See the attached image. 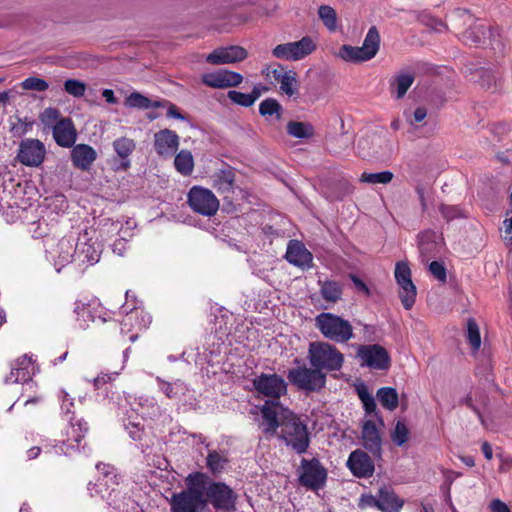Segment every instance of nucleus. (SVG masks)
Instances as JSON below:
<instances>
[{"instance_id": "8fccbe9b", "label": "nucleus", "mask_w": 512, "mask_h": 512, "mask_svg": "<svg viewBox=\"0 0 512 512\" xmlns=\"http://www.w3.org/2000/svg\"><path fill=\"white\" fill-rule=\"evenodd\" d=\"M20 86L24 90H33L37 92H43L49 88L48 82L39 77H28L20 83Z\"/></svg>"}, {"instance_id": "6e6d98bb", "label": "nucleus", "mask_w": 512, "mask_h": 512, "mask_svg": "<svg viewBox=\"0 0 512 512\" xmlns=\"http://www.w3.org/2000/svg\"><path fill=\"white\" fill-rule=\"evenodd\" d=\"M439 210L447 221L463 217V212L457 206L442 204Z\"/></svg>"}, {"instance_id": "6e6552de", "label": "nucleus", "mask_w": 512, "mask_h": 512, "mask_svg": "<svg viewBox=\"0 0 512 512\" xmlns=\"http://www.w3.org/2000/svg\"><path fill=\"white\" fill-rule=\"evenodd\" d=\"M191 209L204 216H212L219 209V200L212 191L201 186H193L188 192Z\"/></svg>"}, {"instance_id": "0e129e2a", "label": "nucleus", "mask_w": 512, "mask_h": 512, "mask_svg": "<svg viewBox=\"0 0 512 512\" xmlns=\"http://www.w3.org/2000/svg\"><path fill=\"white\" fill-rule=\"evenodd\" d=\"M461 404L465 405L466 407H468L469 409H471L477 416L478 418L480 419V421H483V417H482V414L480 412V410L474 405L473 403V399H472V395L471 394H467L462 400H461Z\"/></svg>"}, {"instance_id": "aec40b11", "label": "nucleus", "mask_w": 512, "mask_h": 512, "mask_svg": "<svg viewBox=\"0 0 512 512\" xmlns=\"http://www.w3.org/2000/svg\"><path fill=\"white\" fill-rule=\"evenodd\" d=\"M347 467L358 478H368L373 475L375 465L367 452L356 449L352 451L347 460Z\"/></svg>"}, {"instance_id": "c03bdc74", "label": "nucleus", "mask_w": 512, "mask_h": 512, "mask_svg": "<svg viewBox=\"0 0 512 512\" xmlns=\"http://www.w3.org/2000/svg\"><path fill=\"white\" fill-rule=\"evenodd\" d=\"M414 82V76L409 73H402L399 74L395 78L394 85L396 86V98L400 99L404 97L408 89L411 87V85Z\"/></svg>"}, {"instance_id": "f3484780", "label": "nucleus", "mask_w": 512, "mask_h": 512, "mask_svg": "<svg viewBox=\"0 0 512 512\" xmlns=\"http://www.w3.org/2000/svg\"><path fill=\"white\" fill-rule=\"evenodd\" d=\"M116 157L112 159L114 171H127L131 167L130 156L136 149V142L126 136L116 138L112 143Z\"/></svg>"}, {"instance_id": "052dcab7", "label": "nucleus", "mask_w": 512, "mask_h": 512, "mask_svg": "<svg viewBox=\"0 0 512 512\" xmlns=\"http://www.w3.org/2000/svg\"><path fill=\"white\" fill-rule=\"evenodd\" d=\"M61 399V410L66 415L72 412V407L74 406L73 398L69 397V394L66 391H61L60 395Z\"/></svg>"}, {"instance_id": "58836bf2", "label": "nucleus", "mask_w": 512, "mask_h": 512, "mask_svg": "<svg viewBox=\"0 0 512 512\" xmlns=\"http://www.w3.org/2000/svg\"><path fill=\"white\" fill-rule=\"evenodd\" d=\"M318 16L329 31L334 32L337 29V14L334 8L329 5H321L318 8Z\"/></svg>"}, {"instance_id": "37998d69", "label": "nucleus", "mask_w": 512, "mask_h": 512, "mask_svg": "<svg viewBox=\"0 0 512 512\" xmlns=\"http://www.w3.org/2000/svg\"><path fill=\"white\" fill-rule=\"evenodd\" d=\"M467 340L473 349V351H477L481 346V337L478 324L473 318L468 319L467 321Z\"/></svg>"}, {"instance_id": "f257e3e1", "label": "nucleus", "mask_w": 512, "mask_h": 512, "mask_svg": "<svg viewBox=\"0 0 512 512\" xmlns=\"http://www.w3.org/2000/svg\"><path fill=\"white\" fill-rule=\"evenodd\" d=\"M260 428L266 438L277 436L287 447L298 454L305 453L310 445L307 424L280 402H267L261 407Z\"/></svg>"}, {"instance_id": "49530a36", "label": "nucleus", "mask_w": 512, "mask_h": 512, "mask_svg": "<svg viewBox=\"0 0 512 512\" xmlns=\"http://www.w3.org/2000/svg\"><path fill=\"white\" fill-rule=\"evenodd\" d=\"M125 105L131 108L148 109L152 107V102L146 96L133 92L125 99Z\"/></svg>"}, {"instance_id": "774afa93", "label": "nucleus", "mask_w": 512, "mask_h": 512, "mask_svg": "<svg viewBox=\"0 0 512 512\" xmlns=\"http://www.w3.org/2000/svg\"><path fill=\"white\" fill-rule=\"evenodd\" d=\"M427 116V111L425 108L423 107H418L415 109L414 113H413V120H411V124H414V123H420L422 122Z\"/></svg>"}, {"instance_id": "bf43d9fd", "label": "nucleus", "mask_w": 512, "mask_h": 512, "mask_svg": "<svg viewBox=\"0 0 512 512\" xmlns=\"http://www.w3.org/2000/svg\"><path fill=\"white\" fill-rule=\"evenodd\" d=\"M378 499H379V492L377 493L376 496L371 495V494H364L361 496V498L359 500V506L361 508L376 507L377 509H379Z\"/></svg>"}, {"instance_id": "338daca9", "label": "nucleus", "mask_w": 512, "mask_h": 512, "mask_svg": "<svg viewBox=\"0 0 512 512\" xmlns=\"http://www.w3.org/2000/svg\"><path fill=\"white\" fill-rule=\"evenodd\" d=\"M493 512H511L509 507L499 499H495L490 503Z\"/></svg>"}, {"instance_id": "f704fd0d", "label": "nucleus", "mask_w": 512, "mask_h": 512, "mask_svg": "<svg viewBox=\"0 0 512 512\" xmlns=\"http://www.w3.org/2000/svg\"><path fill=\"white\" fill-rule=\"evenodd\" d=\"M287 133L297 139H308L314 135V128L310 123L290 121L287 124Z\"/></svg>"}, {"instance_id": "4d7b16f0", "label": "nucleus", "mask_w": 512, "mask_h": 512, "mask_svg": "<svg viewBox=\"0 0 512 512\" xmlns=\"http://www.w3.org/2000/svg\"><path fill=\"white\" fill-rule=\"evenodd\" d=\"M430 273L441 283H445L447 279L446 269L444 265L438 261L429 264Z\"/></svg>"}, {"instance_id": "b1692460", "label": "nucleus", "mask_w": 512, "mask_h": 512, "mask_svg": "<svg viewBox=\"0 0 512 512\" xmlns=\"http://www.w3.org/2000/svg\"><path fill=\"white\" fill-rule=\"evenodd\" d=\"M53 131V138L59 146L72 147L77 139V132L70 118H62L57 122Z\"/></svg>"}, {"instance_id": "79ce46f5", "label": "nucleus", "mask_w": 512, "mask_h": 512, "mask_svg": "<svg viewBox=\"0 0 512 512\" xmlns=\"http://www.w3.org/2000/svg\"><path fill=\"white\" fill-rule=\"evenodd\" d=\"M357 394L366 414L376 413V402L374 397L369 393L367 387L365 385H360L357 387Z\"/></svg>"}, {"instance_id": "c756f323", "label": "nucleus", "mask_w": 512, "mask_h": 512, "mask_svg": "<svg viewBox=\"0 0 512 512\" xmlns=\"http://www.w3.org/2000/svg\"><path fill=\"white\" fill-rule=\"evenodd\" d=\"M174 167L183 176H190L194 170V157L187 149L180 150L174 158Z\"/></svg>"}, {"instance_id": "ddd939ff", "label": "nucleus", "mask_w": 512, "mask_h": 512, "mask_svg": "<svg viewBox=\"0 0 512 512\" xmlns=\"http://www.w3.org/2000/svg\"><path fill=\"white\" fill-rule=\"evenodd\" d=\"M69 425L65 430V438L61 440V445L54 447L56 454H71L72 451L78 450L84 434L87 432V423L81 419L73 421V417H69Z\"/></svg>"}, {"instance_id": "7c9ffc66", "label": "nucleus", "mask_w": 512, "mask_h": 512, "mask_svg": "<svg viewBox=\"0 0 512 512\" xmlns=\"http://www.w3.org/2000/svg\"><path fill=\"white\" fill-rule=\"evenodd\" d=\"M380 46V35L375 26L369 28L362 46L360 47L368 60L375 57Z\"/></svg>"}, {"instance_id": "39448f33", "label": "nucleus", "mask_w": 512, "mask_h": 512, "mask_svg": "<svg viewBox=\"0 0 512 512\" xmlns=\"http://www.w3.org/2000/svg\"><path fill=\"white\" fill-rule=\"evenodd\" d=\"M77 252L76 236L69 234L59 240L51 239L46 243L47 259L53 264L57 272L65 266L75 262Z\"/></svg>"}, {"instance_id": "de8ad7c7", "label": "nucleus", "mask_w": 512, "mask_h": 512, "mask_svg": "<svg viewBox=\"0 0 512 512\" xmlns=\"http://www.w3.org/2000/svg\"><path fill=\"white\" fill-rule=\"evenodd\" d=\"M281 105L277 100L269 98L263 100L259 105V113L262 116H273L276 115L280 118Z\"/></svg>"}, {"instance_id": "473e14b6", "label": "nucleus", "mask_w": 512, "mask_h": 512, "mask_svg": "<svg viewBox=\"0 0 512 512\" xmlns=\"http://www.w3.org/2000/svg\"><path fill=\"white\" fill-rule=\"evenodd\" d=\"M132 410L140 413L142 416H151L158 409L156 400L149 396L134 397L130 403Z\"/></svg>"}, {"instance_id": "dca6fc26", "label": "nucleus", "mask_w": 512, "mask_h": 512, "mask_svg": "<svg viewBox=\"0 0 512 512\" xmlns=\"http://www.w3.org/2000/svg\"><path fill=\"white\" fill-rule=\"evenodd\" d=\"M46 154L44 144L38 139L27 138L21 141L17 158L25 166H39Z\"/></svg>"}, {"instance_id": "423d86ee", "label": "nucleus", "mask_w": 512, "mask_h": 512, "mask_svg": "<svg viewBox=\"0 0 512 512\" xmlns=\"http://www.w3.org/2000/svg\"><path fill=\"white\" fill-rule=\"evenodd\" d=\"M287 378L292 385L305 392L319 391L326 384V375L322 371L305 365L290 369Z\"/></svg>"}, {"instance_id": "7ed1b4c3", "label": "nucleus", "mask_w": 512, "mask_h": 512, "mask_svg": "<svg viewBox=\"0 0 512 512\" xmlns=\"http://www.w3.org/2000/svg\"><path fill=\"white\" fill-rule=\"evenodd\" d=\"M308 360L319 371H338L343 365L344 356L334 345L316 341L309 344Z\"/></svg>"}, {"instance_id": "a211bd4d", "label": "nucleus", "mask_w": 512, "mask_h": 512, "mask_svg": "<svg viewBox=\"0 0 512 512\" xmlns=\"http://www.w3.org/2000/svg\"><path fill=\"white\" fill-rule=\"evenodd\" d=\"M361 444L375 459L382 458V435L373 420H365L361 429Z\"/></svg>"}, {"instance_id": "ea45409f", "label": "nucleus", "mask_w": 512, "mask_h": 512, "mask_svg": "<svg viewBox=\"0 0 512 512\" xmlns=\"http://www.w3.org/2000/svg\"><path fill=\"white\" fill-rule=\"evenodd\" d=\"M393 177V173L388 170L377 173L364 172L360 176V181L368 184H388L392 181Z\"/></svg>"}, {"instance_id": "20e7f679", "label": "nucleus", "mask_w": 512, "mask_h": 512, "mask_svg": "<svg viewBox=\"0 0 512 512\" xmlns=\"http://www.w3.org/2000/svg\"><path fill=\"white\" fill-rule=\"evenodd\" d=\"M315 326L322 335L336 343H345L353 338V327L348 320L329 312L316 316Z\"/></svg>"}, {"instance_id": "c9c22d12", "label": "nucleus", "mask_w": 512, "mask_h": 512, "mask_svg": "<svg viewBox=\"0 0 512 512\" xmlns=\"http://www.w3.org/2000/svg\"><path fill=\"white\" fill-rule=\"evenodd\" d=\"M377 398L380 404L389 411H394L398 407V394L392 387H382L377 391Z\"/></svg>"}, {"instance_id": "5fc2aeb1", "label": "nucleus", "mask_w": 512, "mask_h": 512, "mask_svg": "<svg viewBox=\"0 0 512 512\" xmlns=\"http://www.w3.org/2000/svg\"><path fill=\"white\" fill-rule=\"evenodd\" d=\"M207 466L213 474L221 473L224 460L217 452H210L207 456Z\"/></svg>"}, {"instance_id": "c85d7f7f", "label": "nucleus", "mask_w": 512, "mask_h": 512, "mask_svg": "<svg viewBox=\"0 0 512 512\" xmlns=\"http://www.w3.org/2000/svg\"><path fill=\"white\" fill-rule=\"evenodd\" d=\"M157 383L159 390L169 399L180 400L188 392L187 385L179 379L168 382L157 377Z\"/></svg>"}, {"instance_id": "1a4fd4ad", "label": "nucleus", "mask_w": 512, "mask_h": 512, "mask_svg": "<svg viewBox=\"0 0 512 512\" xmlns=\"http://www.w3.org/2000/svg\"><path fill=\"white\" fill-rule=\"evenodd\" d=\"M253 385L259 394L269 399L264 404L279 402V398L287 391L285 380L277 374L262 373L254 379Z\"/></svg>"}, {"instance_id": "6ab92c4d", "label": "nucleus", "mask_w": 512, "mask_h": 512, "mask_svg": "<svg viewBox=\"0 0 512 512\" xmlns=\"http://www.w3.org/2000/svg\"><path fill=\"white\" fill-rule=\"evenodd\" d=\"M179 136L170 129H162L154 134L153 146L157 155L163 159L171 158L179 147Z\"/></svg>"}, {"instance_id": "864d4df0", "label": "nucleus", "mask_w": 512, "mask_h": 512, "mask_svg": "<svg viewBox=\"0 0 512 512\" xmlns=\"http://www.w3.org/2000/svg\"><path fill=\"white\" fill-rule=\"evenodd\" d=\"M131 418L132 416L129 415L128 422L125 423V428L128 430V433L133 440H140L143 433V425L138 418H136V420H132Z\"/></svg>"}, {"instance_id": "2f4dec72", "label": "nucleus", "mask_w": 512, "mask_h": 512, "mask_svg": "<svg viewBox=\"0 0 512 512\" xmlns=\"http://www.w3.org/2000/svg\"><path fill=\"white\" fill-rule=\"evenodd\" d=\"M204 497L210 501L216 508L224 507V484L214 483L208 478V483L204 489Z\"/></svg>"}, {"instance_id": "2eb2a0df", "label": "nucleus", "mask_w": 512, "mask_h": 512, "mask_svg": "<svg viewBox=\"0 0 512 512\" xmlns=\"http://www.w3.org/2000/svg\"><path fill=\"white\" fill-rule=\"evenodd\" d=\"M262 73L272 83H278L282 93L290 97L297 93L298 81L294 71H286L282 65L274 64L267 66Z\"/></svg>"}, {"instance_id": "a19ab883", "label": "nucleus", "mask_w": 512, "mask_h": 512, "mask_svg": "<svg viewBox=\"0 0 512 512\" xmlns=\"http://www.w3.org/2000/svg\"><path fill=\"white\" fill-rule=\"evenodd\" d=\"M409 428L402 420H398L391 431V440L396 446H403L409 440Z\"/></svg>"}, {"instance_id": "680f3d73", "label": "nucleus", "mask_w": 512, "mask_h": 512, "mask_svg": "<svg viewBox=\"0 0 512 512\" xmlns=\"http://www.w3.org/2000/svg\"><path fill=\"white\" fill-rule=\"evenodd\" d=\"M250 20V16L247 14H237L234 15L233 13H226V21L229 22V24L232 25H239L242 23H246Z\"/></svg>"}, {"instance_id": "9b49d317", "label": "nucleus", "mask_w": 512, "mask_h": 512, "mask_svg": "<svg viewBox=\"0 0 512 512\" xmlns=\"http://www.w3.org/2000/svg\"><path fill=\"white\" fill-rule=\"evenodd\" d=\"M357 356L362 366L374 370H387L391 365V358L387 350L378 344L360 345Z\"/></svg>"}, {"instance_id": "f03ea898", "label": "nucleus", "mask_w": 512, "mask_h": 512, "mask_svg": "<svg viewBox=\"0 0 512 512\" xmlns=\"http://www.w3.org/2000/svg\"><path fill=\"white\" fill-rule=\"evenodd\" d=\"M208 476L203 473L190 474L186 478L187 489L173 494L170 499L172 512H205L206 499L204 489Z\"/></svg>"}, {"instance_id": "a878e982", "label": "nucleus", "mask_w": 512, "mask_h": 512, "mask_svg": "<svg viewBox=\"0 0 512 512\" xmlns=\"http://www.w3.org/2000/svg\"><path fill=\"white\" fill-rule=\"evenodd\" d=\"M225 179H226V194H228L231 191L233 194L232 199L237 202L235 205L232 203H226V214H229L236 210V206L240 205V201L246 200L247 193L242 188H239V187L234 188V183L237 181V174L234 171V169H232V168L226 169ZM226 198H228V195H226Z\"/></svg>"}, {"instance_id": "a18cd8bd", "label": "nucleus", "mask_w": 512, "mask_h": 512, "mask_svg": "<svg viewBox=\"0 0 512 512\" xmlns=\"http://www.w3.org/2000/svg\"><path fill=\"white\" fill-rule=\"evenodd\" d=\"M247 56V50L241 46H226V64H234L241 62L245 60Z\"/></svg>"}, {"instance_id": "4468645a", "label": "nucleus", "mask_w": 512, "mask_h": 512, "mask_svg": "<svg viewBox=\"0 0 512 512\" xmlns=\"http://www.w3.org/2000/svg\"><path fill=\"white\" fill-rule=\"evenodd\" d=\"M77 252L75 262L79 266L93 265L100 259V244L93 240L91 232L85 230L76 236Z\"/></svg>"}, {"instance_id": "393cba45", "label": "nucleus", "mask_w": 512, "mask_h": 512, "mask_svg": "<svg viewBox=\"0 0 512 512\" xmlns=\"http://www.w3.org/2000/svg\"><path fill=\"white\" fill-rule=\"evenodd\" d=\"M96 157L95 149L87 144L75 145L71 151V159L74 166L81 170H88L96 160Z\"/></svg>"}, {"instance_id": "3c124183", "label": "nucleus", "mask_w": 512, "mask_h": 512, "mask_svg": "<svg viewBox=\"0 0 512 512\" xmlns=\"http://www.w3.org/2000/svg\"><path fill=\"white\" fill-rule=\"evenodd\" d=\"M64 90L69 95L80 98L85 94L86 84L80 80L68 79L64 82Z\"/></svg>"}, {"instance_id": "9d476101", "label": "nucleus", "mask_w": 512, "mask_h": 512, "mask_svg": "<svg viewBox=\"0 0 512 512\" xmlns=\"http://www.w3.org/2000/svg\"><path fill=\"white\" fill-rule=\"evenodd\" d=\"M395 279L399 286L401 303L406 310H410L415 303L417 290L411 279V270L407 263L399 262L396 264Z\"/></svg>"}, {"instance_id": "e433bc0d", "label": "nucleus", "mask_w": 512, "mask_h": 512, "mask_svg": "<svg viewBox=\"0 0 512 512\" xmlns=\"http://www.w3.org/2000/svg\"><path fill=\"white\" fill-rule=\"evenodd\" d=\"M320 293L325 301L335 303L342 296V286L336 281H324L321 283Z\"/></svg>"}, {"instance_id": "72a5a7b5", "label": "nucleus", "mask_w": 512, "mask_h": 512, "mask_svg": "<svg viewBox=\"0 0 512 512\" xmlns=\"http://www.w3.org/2000/svg\"><path fill=\"white\" fill-rule=\"evenodd\" d=\"M493 37V32L484 24H475L464 33V38L467 42L475 45L483 44L487 36Z\"/></svg>"}, {"instance_id": "69168bd1", "label": "nucleus", "mask_w": 512, "mask_h": 512, "mask_svg": "<svg viewBox=\"0 0 512 512\" xmlns=\"http://www.w3.org/2000/svg\"><path fill=\"white\" fill-rule=\"evenodd\" d=\"M350 279L352 280L355 287L358 289V291L362 292L366 296H370V289L369 287L356 275H350Z\"/></svg>"}, {"instance_id": "412c9836", "label": "nucleus", "mask_w": 512, "mask_h": 512, "mask_svg": "<svg viewBox=\"0 0 512 512\" xmlns=\"http://www.w3.org/2000/svg\"><path fill=\"white\" fill-rule=\"evenodd\" d=\"M35 374V365L31 357L22 355L11 364V371L5 377L8 384L25 383Z\"/></svg>"}, {"instance_id": "4be33fe9", "label": "nucleus", "mask_w": 512, "mask_h": 512, "mask_svg": "<svg viewBox=\"0 0 512 512\" xmlns=\"http://www.w3.org/2000/svg\"><path fill=\"white\" fill-rule=\"evenodd\" d=\"M124 312L126 315L121 321V332L124 334L132 332L134 328L146 329L152 322L151 315L141 308L133 307L129 311L124 308Z\"/></svg>"}, {"instance_id": "5701e85b", "label": "nucleus", "mask_w": 512, "mask_h": 512, "mask_svg": "<svg viewBox=\"0 0 512 512\" xmlns=\"http://www.w3.org/2000/svg\"><path fill=\"white\" fill-rule=\"evenodd\" d=\"M285 258L289 263L302 269H309L313 264L311 252L298 240L288 243Z\"/></svg>"}, {"instance_id": "f8f14e48", "label": "nucleus", "mask_w": 512, "mask_h": 512, "mask_svg": "<svg viewBox=\"0 0 512 512\" xmlns=\"http://www.w3.org/2000/svg\"><path fill=\"white\" fill-rule=\"evenodd\" d=\"M326 478L327 471L318 459H302L299 481L303 486L317 490L324 486Z\"/></svg>"}, {"instance_id": "603ef678", "label": "nucleus", "mask_w": 512, "mask_h": 512, "mask_svg": "<svg viewBox=\"0 0 512 512\" xmlns=\"http://www.w3.org/2000/svg\"><path fill=\"white\" fill-rule=\"evenodd\" d=\"M202 81L205 85L212 88H224V72L221 70L217 72H208L203 74Z\"/></svg>"}, {"instance_id": "13d9d810", "label": "nucleus", "mask_w": 512, "mask_h": 512, "mask_svg": "<svg viewBox=\"0 0 512 512\" xmlns=\"http://www.w3.org/2000/svg\"><path fill=\"white\" fill-rule=\"evenodd\" d=\"M243 80L242 74L226 69V87H238Z\"/></svg>"}, {"instance_id": "09e8293b", "label": "nucleus", "mask_w": 512, "mask_h": 512, "mask_svg": "<svg viewBox=\"0 0 512 512\" xmlns=\"http://www.w3.org/2000/svg\"><path fill=\"white\" fill-rule=\"evenodd\" d=\"M41 123L48 128L54 129L58 121H60V112L56 108L48 107L40 114Z\"/></svg>"}, {"instance_id": "0eeeda50", "label": "nucleus", "mask_w": 512, "mask_h": 512, "mask_svg": "<svg viewBox=\"0 0 512 512\" xmlns=\"http://www.w3.org/2000/svg\"><path fill=\"white\" fill-rule=\"evenodd\" d=\"M316 49V40L310 36H305L298 41L276 45L272 49V55L276 59L295 62L311 55Z\"/></svg>"}, {"instance_id": "e2e57ef3", "label": "nucleus", "mask_w": 512, "mask_h": 512, "mask_svg": "<svg viewBox=\"0 0 512 512\" xmlns=\"http://www.w3.org/2000/svg\"><path fill=\"white\" fill-rule=\"evenodd\" d=\"M207 62L212 64H223L224 63V49L218 48L214 52L210 53L207 58Z\"/></svg>"}, {"instance_id": "cd10ccee", "label": "nucleus", "mask_w": 512, "mask_h": 512, "mask_svg": "<svg viewBox=\"0 0 512 512\" xmlns=\"http://www.w3.org/2000/svg\"><path fill=\"white\" fill-rule=\"evenodd\" d=\"M264 88L261 85H255L250 93H242L237 90H229L226 92V98H228L233 104L242 107H251L261 96Z\"/></svg>"}, {"instance_id": "bb28decb", "label": "nucleus", "mask_w": 512, "mask_h": 512, "mask_svg": "<svg viewBox=\"0 0 512 512\" xmlns=\"http://www.w3.org/2000/svg\"><path fill=\"white\" fill-rule=\"evenodd\" d=\"M379 510L383 512H399L403 505L404 500L399 498L396 493L388 487L379 489Z\"/></svg>"}, {"instance_id": "4c0bfd02", "label": "nucleus", "mask_w": 512, "mask_h": 512, "mask_svg": "<svg viewBox=\"0 0 512 512\" xmlns=\"http://www.w3.org/2000/svg\"><path fill=\"white\" fill-rule=\"evenodd\" d=\"M337 56L346 62L357 63L368 61L360 47H354L351 45H342Z\"/></svg>"}]
</instances>
